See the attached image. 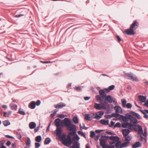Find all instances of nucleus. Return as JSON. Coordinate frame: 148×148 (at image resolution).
Segmentation results:
<instances>
[{
	"instance_id": "1",
	"label": "nucleus",
	"mask_w": 148,
	"mask_h": 148,
	"mask_svg": "<svg viewBox=\"0 0 148 148\" xmlns=\"http://www.w3.org/2000/svg\"><path fill=\"white\" fill-rule=\"evenodd\" d=\"M64 125L66 127L67 129L69 131H72L69 133V134L72 136H74L76 133V126L74 124L71 123V120L68 118H65L63 120Z\"/></svg>"
},
{
	"instance_id": "2",
	"label": "nucleus",
	"mask_w": 148,
	"mask_h": 148,
	"mask_svg": "<svg viewBox=\"0 0 148 148\" xmlns=\"http://www.w3.org/2000/svg\"><path fill=\"white\" fill-rule=\"evenodd\" d=\"M109 137L106 136H103L99 139L100 145L103 148H107L108 145L106 143L109 139Z\"/></svg>"
},
{
	"instance_id": "3",
	"label": "nucleus",
	"mask_w": 148,
	"mask_h": 148,
	"mask_svg": "<svg viewBox=\"0 0 148 148\" xmlns=\"http://www.w3.org/2000/svg\"><path fill=\"white\" fill-rule=\"evenodd\" d=\"M107 103L106 101H103V103L98 104L95 103L94 107L97 110L105 109H106Z\"/></svg>"
},
{
	"instance_id": "4",
	"label": "nucleus",
	"mask_w": 148,
	"mask_h": 148,
	"mask_svg": "<svg viewBox=\"0 0 148 148\" xmlns=\"http://www.w3.org/2000/svg\"><path fill=\"white\" fill-rule=\"evenodd\" d=\"M62 143L65 146L68 147H69L72 143V141L70 136L68 135L67 138L62 142Z\"/></svg>"
},
{
	"instance_id": "5",
	"label": "nucleus",
	"mask_w": 148,
	"mask_h": 148,
	"mask_svg": "<svg viewBox=\"0 0 148 148\" xmlns=\"http://www.w3.org/2000/svg\"><path fill=\"white\" fill-rule=\"evenodd\" d=\"M129 119L130 121V123L133 124L134 127L136 126L135 124L137 123V120L134 117H133L131 115H129L128 116Z\"/></svg>"
},
{
	"instance_id": "6",
	"label": "nucleus",
	"mask_w": 148,
	"mask_h": 148,
	"mask_svg": "<svg viewBox=\"0 0 148 148\" xmlns=\"http://www.w3.org/2000/svg\"><path fill=\"white\" fill-rule=\"evenodd\" d=\"M121 126L123 128H128L130 129L131 130H133L134 128L133 125L132 123H129L122 124Z\"/></svg>"
},
{
	"instance_id": "7",
	"label": "nucleus",
	"mask_w": 148,
	"mask_h": 148,
	"mask_svg": "<svg viewBox=\"0 0 148 148\" xmlns=\"http://www.w3.org/2000/svg\"><path fill=\"white\" fill-rule=\"evenodd\" d=\"M126 76L129 77V79H131L134 81H138V78L135 76H134L132 73H127L125 74Z\"/></svg>"
},
{
	"instance_id": "8",
	"label": "nucleus",
	"mask_w": 148,
	"mask_h": 148,
	"mask_svg": "<svg viewBox=\"0 0 148 148\" xmlns=\"http://www.w3.org/2000/svg\"><path fill=\"white\" fill-rule=\"evenodd\" d=\"M138 23L136 21H135L131 24L130 28L134 30L138 27Z\"/></svg>"
},
{
	"instance_id": "9",
	"label": "nucleus",
	"mask_w": 148,
	"mask_h": 148,
	"mask_svg": "<svg viewBox=\"0 0 148 148\" xmlns=\"http://www.w3.org/2000/svg\"><path fill=\"white\" fill-rule=\"evenodd\" d=\"M66 106L65 104L63 102H61L58 103L57 104H56L54 105V107L55 108L57 109H60L61 108L65 107Z\"/></svg>"
},
{
	"instance_id": "10",
	"label": "nucleus",
	"mask_w": 148,
	"mask_h": 148,
	"mask_svg": "<svg viewBox=\"0 0 148 148\" xmlns=\"http://www.w3.org/2000/svg\"><path fill=\"white\" fill-rule=\"evenodd\" d=\"M125 33L128 35H132L134 34V30L130 28V29H126L124 32Z\"/></svg>"
},
{
	"instance_id": "11",
	"label": "nucleus",
	"mask_w": 148,
	"mask_h": 148,
	"mask_svg": "<svg viewBox=\"0 0 148 148\" xmlns=\"http://www.w3.org/2000/svg\"><path fill=\"white\" fill-rule=\"evenodd\" d=\"M105 97H103L102 96L97 95L95 97V98L97 101H99L100 103H103V99Z\"/></svg>"
},
{
	"instance_id": "12",
	"label": "nucleus",
	"mask_w": 148,
	"mask_h": 148,
	"mask_svg": "<svg viewBox=\"0 0 148 148\" xmlns=\"http://www.w3.org/2000/svg\"><path fill=\"white\" fill-rule=\"evenodd\" d=\"M138 97L139 100L142 103H145L146 101V97L143 95H139Z\"/></svg>"
},
{
	"instance_id": "13",
	"label": "nucleus",
	"mask_w": 148,
	"mask_h": 148,
	"mask_svg": "<svg viewBox=\"0 0 148 148\" xmlns=\"http://www.w3.org/2000/svg\"><path fill=\"white\" fill-rule=\"evenodd\" d=\"M130 129H124L122 130V133L124 136H127L130 132Z\"/></svg>"
},
{
	"instance_id": "14",
	"label": "nucleus",
	"mask_w": 148,
	"mask_h": 148,
	"mask_svg": "<svg viewBox=\"0 0 148 148\" xmlns=\"http://www.w3.org/2000/svg\"><path fill=\"white\" fill-rule=\"evenodd\" d=\"M62 132V130L61 127H58L56 130V135L58 136H60Z\"/></svg>"
},
{
	"instance_id": "15",
	"label": "nucleus",
	"mask_w": 148,
	"mask_h": 148,
	"mask_svg": "<svg viewBox=\"0 0 148 148\" xmlns=\"http://www.w3.org/2000/svg\"><path fill=\"white\" fill-rule=\"evenodd\" d=\"M61 121V120L59 118L56 119L54 121V124L56 126L58 127H60V124Z\"/></svg>"
},
{
	"instance_id": "16",
	"label": "nucleus",
	"mask_w": 148,
	"mask_h": 148,
	"mask_svg": "<svg viewBox=\"0 0 148 148\" xmlns=\"http://www.w3.org/2000/svg\"><path fill=\"white\" fill-rule=\"evenodd\" d=\"M36 106V103L34 101L31 102L29 104L28 107L29 108L32 109L34 108Z\"/></svg>"
},
{
	"instance_id": "17",
	"label": "nucleus",
	"mask_w": 148,
	"mask_h": 148,
	"mask_svg": "<svg viewBox=\"0 0 148 148\" xmlns=\"http://www.w3.org/2000/svg\"><path fill=\"white\" fill-rule=\"evenodd\" d=\"M105 99L108 101L110 103H112L113 101V99L110 95H108L105 97Z\"/></svg>"
},
{
	"instance_id": "18",
	"label": "nucleus",
	"mask_w": 148,
	"mask_h": 148,
	"mask_svg": "<svg viewBox=\"0 0 148 148\" xmlns=\"http://www.w3.org/2000/svg\"><path fill=\"white\" fill-rule=\"evenodd\" d=\"M116 113H120L122 112V110L121 108L119 106H116L114 107Z\"/></svg>"
},
{
	"instance_id": "19",
	"label": "nucleus",
	"mask_w": 148,
	"mask_h": 148,
	"mask_svg": "<svg viewBox=\"0 0 148 148\" xmlns=\"http://www.w3.org/2000/svg\"><path fill=\"white\" fill-rule=\"evenodd\" d=\"M110 140H113L114 142L118 141L119 140V138L118 137L115 136H111L109 137V138Z\"/></svg>"
},
{
	"instance_id": "20",
	"label": "nucleus",
	"mask_w": 148,
	"mask_h": 148,
	"mask_svg": "<svg viewBox=\"0 0 148 148\" xmlns=\"http://www.w3.org/2000/svg\"><path fill=\"white\" fill-rule=\"evenodd\" d=\"M142 145L139 142H136L133 145V148H136L137 147H140Z\"/></svg>"
},
{
	"instance_id": "21",
	"label": "nucleus",
	"mask_w": 148,
	"mask_h": 148,
	"mask_svg": "<svg viewBox=\"0 0 148 148\" xmlns=\"http://www.w3.org/2000/svg\"><path fill=\"white\" fill-rule=\"evenodd\" d=\"M106 91L104 90H99V94L102 96L103 97H105L106 96V94L105 92Z\"/></svg>"
},
{
	"instance_id": "22",
	"label": "nucleus",
	"mask_w": 148,
	"mask_h": 148,
	"mask_svg": "<svg viewBox=\"0 0 148 148\" xmlns=\"http://www.w3.org/2000/svg\"><path fill=\"white\" fill-rule=\"evenodd\" d=\"M137 126L138 127V133L140 135H142L143 134V130L142 129V127L141 126H140L139 125H137Z\"/></svg>"
},
{
	"instance_id": "23",
	"label": "nucleus",
	"mask_w": 148,
	"mask_h": 148,
	"mask_svg": "<svg viewBox=\"0 0 148 148\" xmlns=\"http://www.w3.org/2000/svg\"><path fill=\"white\" fill-rule=\"evenodd\" d=\"M92 117L90 116L89 114H86L85 115L84 119L86 120L90 121L92 119Z\"/></svg>"
},
{
	"instance_id": "24",
	"label": "nucleus",
	"mask_w": 148,
	"mask_h": 148,
	"mask_svg": "<svg viewBox=\"0 0 148 148\" xmlns=\"http://www.w3.org/2000/svg\"><path fill=\"white\" fill-rule=\"evenodd\" d=\"M109 121L108 120H105L104 119H101L100 121L101 124L104 125H108L109 124Z\"/></svg>"
},
{
	"instance_id": "25",
	"label": "nucleus",
	"mask_w": 148,
	"mask_h": 148,
	"mask_svg": "<svg viewBox=\"0 0 148 148\" xmlns=\"http://www.w3.org/2000/svg\"><path fill=\"white\" fill-rule=\"evenodd\" d=\"M129 143V142L126 141V142H125L121 144V145H120L119 147V148H122L124 147H127L128 146Z\"/></svg>"
},
{
	"instance_id": "26",
	"label": "nucleus",
	"mask_w": 148,
	"mask_h": 148,
	"mask_svg": "<svg viewBox=\"0 0 148 148\" xmlns=\"http://www.w3.org/2000/svg\"><path fill=\"white\" fill-rule=\"evenodd\" d=\"M114 85H112L109 86L108 88L104 89V90L106 91V92H109L110 91L113 90L114 88Z\"/></svg>"
},
{
	"instance_id": "27",
	"label": "nucleus",
	"mask_w": 148,
	"mask_h": 148,
	"mask_svg": "<svg viewBox=\"0 0 148 148\" xmlns=\"http://www.w3.org/2000/svg\"><path fill=\"white\" fill-rule=\"evenodd\" d=\"M79 145L80 144L77 141H76L75 142V143L73 144L72 147L73 148H79Z\"/></svg>"
},
{
	"instance_id": "28",
	"label": "nucleus",
	"mask_w": 148,
	"mask_h": 148,
	"mask_svg": "<svg viewBox=\"0 0 148 148\" xmlns=\"http://www.w3.org/2000/svg\"><path fill=\"white\" fill-rule=\"evenodd\" d=\"M29 126L31 129H34L36 126V124L34 122H30L29 124Z\"/></svg>"
},
{
	"instance_id": "29",
	"label": "nucleus",
	"mask_w": 148,
	"mask_h": 148,
	"mask_svg": "<svg viewBox=\"0 0 148 148\" xmlns=\"http://www.w3.org/2000/svg\"><path fill=\"white\" fill-rule=\"evenodd\" d=\"M120 117L123 121L125 122H128V119H129L128 116L126 117L122 115H120Z\"/></svg>"
},
{
	"instance_id": "30",
	"label": "nucleus",
	"mask_w": 148,
	"mask_h": 148,
	"mask_svg": "<svg viewBox=\"0 0 148 148\" xmlns=\"http://www.w3.org/2000/svg\"><path fill=\"white\" fill-rule=\"evenodd\" d=\"M66 134H63L62 135H61L60 136H58V137L60 138V140L63 142L66 138Z\"/></svg>"
},
{
	"instance_id": "31",
	"label": "nucleus",
	"mask_w": 148,
	"mask_h": 148,
	"mask_svg": "<svg viewBox=\"0 0 148 148\" xmlns=\"http://www.w3.org/2000/svg\"><path fill=\"white\" fill-rule=\"evenodd\" d=\"M3 124L5 126H7L10 125V123L8 120H5L3 122Z\"/></svg>"
},
{
	"instance_id": "32",
	"label": "nucleus",
	"mask_w": 148,
	"mask_h": 148,
	"mask_svg": "<svg viewBox=\"0 0 148 148\" xmlns=\"http://www.w3.org/2000/svg\"><path fill=\"white\" fill-rule=\"evenodd\" d=\"M122 106L124 108L126 107V100L125 99H122L121 100Z\"/></svg>"
},
{
	"instance_id": "33",
	"label": "nucleus",
	"mask_w": 148,
	"mask_h": 148,
	"mask_svg": "<svg viewBox=\"0 0 148 148\" xmlns=\"http://www.w3.org/2000/svg\"><path fill=\"white\" fill-rule=\"evenodd\" d=\"M42 140L41 137L40 136H38L36 137L35 141L37 142H40Z\"/></svg>"
},
{
	"instance_id": "34",
	"label": "nucleus",
	"mask_w": 148,
	"mask_h": 148,
	"mask_svg": "<svg viewBox=\"0 0 148 148\" xmlns=\"http://www.w3.org/2000/svg\"><path fill=\"white\" fill-rule=\"evenodd\" d=\"M31 141L29 138H28L27 139V142L26 143V145L29 147L30 146Z\"/></svg>"
},
{
	"instance_id": "35",
	"label": "nucleus",
	"mask_w": 148,
	"mask_h": 148,
	"mask_svg": "<svg viewBox=\"0 0 148 148\" xmlns=\"http://www.w3.org/2000/svg\"><path fill=\"white\" fill-rule=\"evenodd\" d=\"M50 139L49 138H47L45 140L44 143L45 144H48L50 142Z\"/></svg>"
},
{
	"instance_id": "36",
	"label": "nucleus",
	"mask_w": 148,
	"mask_h": 148,
	"mask_svg": "<svg viewBox=\"0 0 148 148\" xmlns=\"http://www.w3.org/2000/svg\"><path fill=\"white\" fill-rule=\"evenodd\" d=\"M121 145L120 141L117 142L115 144V146L117 148H119V147Z\"/></svg>"
},
{
	"instance_id": "37",
	"label": "nucleus",
	"mask_w": 148,
	"mask_h": 148,
	"mask_svg": "<svg viewBox=\"0 0 148 148\" xmlns=\"http://www.w3.org/2000/svg\"><path fill=\"white\" fill-rule=\"evenodd\" d=\"M139 110L142 113L144 114V117L145 118H147L148 117V115L147 114L145 113V111H144V110Z\"/></svg>"
},
{
	"instance_id": "38",
	"label": "nucleus",
	"mask_w": 148,
	"mask_h": 148,
	"mask_svg": "<svg viewBox=\"0 0 148 148\" xmlns=\"http://www.w3.org/2000/svg\"><path fill=\"white\" fill-rule=\"evenodd\" d=\"M73 121L75 124H77L78 123V120L77 117H74L73 119Z\"/></svg>"
},
{
	"instance_id": "39",
	"label": "nucleus",
	"mask_w": 148,
	"mask_h": 148,
	"mask_svg": "<svg viewBox=\"0 0 148 148\" xmlns=\"http://www.w3.org/2000/svg\"><path fill=\"white\" fill-rule=\"evenodd\" d=\"M125 137V140L127 142H129L131 139V138L130 136H127Z\"/></svg>"
},
{
	"instance_id": "40",
	"label": "nucleus",
	"mask_w": 148,
	"mask_h": 148,
	"mask_svg": "<svg viewBox=\"0 0 148 148\" xmlns=\"http://www.w3.org/2000/svg\"><path fill=\"white\" fill-rule=\"evenodd\" d=\"M18 113L20 114H21L25 115V112L22 110L21 109H20L19 110Z\"/></svg>"
},
{
	"instance_id": "41",
	"label": "nucleus",
	"mask_w": 148,
	"mask_h": 148,
	"mask_svg": "<svg viewBox=\"0 0 148 148\" xmlns=\"http://www.w3.org/2000/svg\"><path fill=\"white\" fill-rule=\"evenodd\" d=\"M78 133L79 135H81V136H83L84 137H86L85 134L82 132L79 131L78 132Z\"/></svg>"
},
{
	"instance_id": "42",
	"label": "nucleus",
	"mask_w": 148,
	"mask_h": 148,
	"mask_svg": "<svg viewBox=\"0 0 148 148\" xmlns=\"http://www.w3.org/2000/svg\"><path fill=\"white\" fill-rule=\"evenodd\" d=\"M101 117L102 116H100L99 114H96L95 116L94 117V118L97 119H100Z\"/></svg>"
},
{
	"instance_id": "43",
	"label": "nucleus",
	"mask_w": 148,
	"mask_h": 148,
	"mask_svg": "<svg viewBox=\"0 0 148 148\" xmlns=\"http://www.w3.org/2000/svg\"><path fill=\"white\" fill-rule=\"evenodd\" d=\"M95 136V133L93 131L90 132V136L91 137L93 138Z\"/></svg>"
},
{
	"instance_id": "44",
	"label": "nucleus",
	"mask_w": 148,
	"mask_h": 148,
	"mask_svg": "<svg viewBox=\"0 0 148 148\" xmlns=\"http://www.w3.org/2000/svg\"><path fill=\"white\" fill-rule=\"evenodd\" d=\"M125 106L127 108H130L132 107V105L131 103H128Z\"/></svg>"
},
{
	"instance_id": "45",
	"label": "nucleus",
	"mask_w": 148,
	"mask_h": 148,
	"mask_svg": "<svg viewBox=\"0 0 148 148\" xmlns=\"http://www.w3.org/2000/svg\"><path fill=\"white\" fill-rule=\"evenodd\" d=\"M121 127V125L120 123L119 122L117 123L114 126V127Z\"/></svg>"
},
{
	"instance_id": "46",
	"label": "nucleus",
	"mask_w": 148,
	"mask_h": 148,
	"mask_svg": "<svg viewBox=\"0 0 148 148\" xmlns=\"http://www.w3.org/2000/svg\"><path fill=\"white\" fill-rule=\"evenodd\" d=\"M140 140L144 142H145L146 141V139L145 138L143 137L142 136H140Z\"/></svg>"
},
{
	"instance_id": "47",
	"label": "nucleus",
	"mask_w": 148,
	"mask_h": 148,
	"mask_svg": "<svg viewBox=\"0 0 148 148\" xmlns=\"http://www.w3.org/2000/svg\"><path fill=\"white\" fill-rule=\"evenodd\" d=\"M134 115L138 119H139L140 118V115L138 113L135 112Z\"/></svg>"
},
{
	"instance_id": "48",
	"label": "nucleus",
	"mask_w": 148,
	"mask_h": 148,
	"mask_svg": "<svg viewBox=\"0 0 148 148\" xmlns=\"http://www.w3.org/2000/svg\"><path fill=\"white\" fill-rule=\"evenodd\" d=\"M12 109L14 110H16L17 108V106L15 104H14L11 106Z\"/></svg>"
},
{
	"instance_id": "49",
	"label": "nucleus",
	"mask_w": 148,
	"mask_h": 148,
	"mask_svg": "<svg viewBox=\"0 0 148 148\" xmlns=\"http://www.w3.org/2000/svg\"><path fill=\"white\" fill-rule=\"evenodd\" d=\"M79 139V137H78L77 135H76V136L73 139V141H74L75 139L78 140Z\"/></svg>"
},
{
	"instance_id": "50",
	"label": "nucleus",
	"mask_w": 148,
	"mask_h": 148,
	"mask_svg": "<svg viewBox=\"0 0 148 148\" xmlns=\"http://www.w3.org/2000/svg\"><path fill=\"white\" fill-rule=\"evenodd\" d=\"M146 131V129H145L144 130V132H143V134H142L143 136L145 137H146L147 136V133Z\"/></svg>"
},
{
	"instance_id": "51",
	"label": "nucleus",
	"mask_w": 148,
	"mask_h": 148,
	"mask_svg": "<svg viewBox=\"0 0 148 148\" xmlns=\"http://www.w3.org/2000/svg\"><path fill=\"white\" fill-rule=\"evenodd\" d=\"M40 144L37 143H35V148H38L40 146Z\"/></svg>"
},
{
	"instance_id": "52",
	"label": "nucleus",
	"mask_w": 148,
	"mask_h": 148,
	"mask_svg": "<svg viewBox=\"0 0 148 148\" xmlns=\"http://www.w3.org/2000/svg\"><path fill=\"white\" fill-rule=\"evenodd\" d=\"M36 103V105L37 106H39L40 103V101L39 100H38Z\"/></svg>"
},
{
	"instance_id": "53",
	"label": "nucleus",
	"mask_w": 148,
	"mask_h": 148,
	"mask_svg": "<svg viewBox=\"0 0 148 148\" xmlns=\"http://www.w3.org/2000/svg\"><path fill=\"white\" fill-rule=\"evenodd\" d=\"M75 88L76 90L78 91H80L81 90L80 87H76Z\"/></svg>"
},
{
	"instance_id": "54",
	"label": "nucleus",
	"mask_w": 148,
	"mask_h": 148,
	"mask_svg": "<svg viewBox=\"0 0 148 148\" xmlns=\"http://www.w3.org/2000/svg\"><path fill=\"white\" fill-rule=\"evenodd\" d=\"M145 102L144 104V106L148 108V99Z\"/></svg>"
},
{
	"instance_id": "55",
	"label": "nucleus",
	"mask_w": 148,
	"mask_h": 148,
	"mask_svg": "<svg viewBox=\"0 0 148 148\" xmlns=\"http://www.w3.org/2000/svg\"><path fill=\"white\" fill-rule=\"evenodd\" d=\"M57 111L54 112L53 113L51 114V117H54L56 114Z\"/></svg>"
},
{
	"instance_id": "56",
	"label": "nucleus",
	"mask_w": 148,
	"mask_h": 148,
	"mask_svg": "<svg viewBox=\"0 0 148 148\" xmlns=\"http://www.w3.org/2000/svg\"><path fill=\"white\" fill-rule=\"evenodd\" d=\"M98 114H99L100 116H102L104 112L103 111H101L99 112Z\"/></svg>"
},
{
	"instance_id": "57",
	"label": "nucleus",
	"mask_w": 148,
	"mask_h": 148,
	"mask_svg": "<svg viewBox=\"0 0 148 148\" xmlns=\"http://www.w3.org/2000/svg\"><path fill=\"white\" fill-rule=\"evenodd\" d=\"M94 137V139L95 140H97L99 137V135L95 136Z\"/></svg>"
},
{
	"instance_id": "58",
	"label": "nucleus",
	"mask_w": 148,
	"mask_h": 148,
	"mask_svg": "<svg viewBox=\"0 0 148 148\" xmlns=\"http://www.w3.org/2000/svg\"><path fill=\"white\" fill-rule=\"evenodd\" d=\"M114 123L112 121H111L110 124L109 125V126L110 127H112V126L114 125Z\"/></svg>"
},
{
	"instance_id": "59",
	"label": "nucleus",
	"mask_w": 148,
	"mask_h": 148,
	"mask_svg": "<svg viewBox=\"0 0 148 148\" xmlns=\"http://www.w3.org/2000/svg\"><path fill=\"white\" fill-rule=\"evenodd\" d=\"M90 97H85L84 98V99L85 101H87L90 99Z\"/></svg>"
},
{
	"instance_id": "60",
	"label": "nucleus",
	"mask_w": 148,
	"mask_h": 148,
	"mask_svg": "<svg viewBox=\"0 0 148 148\" xmlns=\"http://www.w3.org/2000/svg\"><path fill=\"white\" fill-rule=\"evenodd\" d=\"M116 37L117 38V40L119 42H120L121 41V38L119 36H116Z\"/></svg>"
},
{
	"instance_id": "61",
	"label": "nucleus",
	"mask_w": 148,
	"mask_h": 148,
	"mask_svg": "<svg viewBox=\"0 0 148 148\" xmlns=\"http://www.w3.org/2000/svg\"><path fill=\"white\" fill-rule=\"evenodd\" d=\"M24 16L23 14H20L19 15H16L15 16V17L16 18L19 17L21 16Z\"/></svg>"
},
{
	"instance_id": "62",
	"label": "nucleus",
	"mask_w": 148,
	"mask_h": 148,
	"mask_svg": "<svg viewBox=\"0 0 148 148\" xmlns=\"http://www.w3.org/2000/svg\"><path fill=\"white\" fill-rule=\"evenodd\" d=\"M24 16L23 14H20L19 15H16L15 16V17L16 18L19 17L21 16Z\"/></svg>"
},
{
	"instance_id": "63",
	"label": "nucleus",
	"mask_w": 148,
	"mask_h": 148,
	"mask_svg": "<svg viewBox=\"0 0 148 148\" xmlns=\"http://www.w3.org/2000/svg\"><path fill=\"white\" fill-rule=\"evenodd\" d=\"M58 117L62 119L64 117V115L63 114H60L58 116Z\"/></svg>"
},
{
	"instance_id": "64",
	"label": "nucleus",
	"mask_w": 148,
	"mask_h": 148,
	"mask_svg": "<svg viewBox=\"0 0 148 148\" xmlns=\"http://www.w3.org/2000/svg\"><path fill=\"white\" fill-rule=\"evenodd\" d=\"M107 148H114V145H112L109 146L108 145Z\"/></svg>"
}]
</instances>
